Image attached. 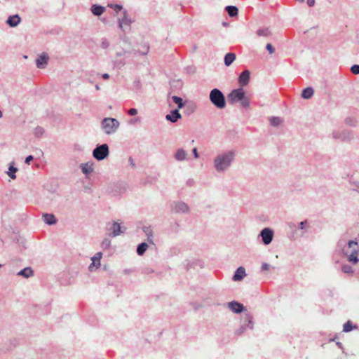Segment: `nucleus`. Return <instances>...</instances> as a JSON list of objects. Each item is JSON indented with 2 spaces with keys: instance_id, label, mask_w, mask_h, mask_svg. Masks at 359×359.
Segmentation results:
<instances>
[{
  "instance_id": "41",
  "label": "nucleus",
  "mask_w": 359,
  "mask_h": 359,
  "mask_svg": "<svg viewBox=\"0 0 359 359\" xmlns=\"http://www.w3.org/2000/svg\"><path fill=\"white\" fill-rule=\"evenodd\" d=\"M110 244H111L110 240H109L108 238H105L102 242L101 245H102V248L107 249V248H108L110 246Z\"/></svg>"
},
{
  "instance_id": "51",
  "label": "nucleus",
  "mask_w": 359,
  "mask_h": 359,
  "mask_svg": "<svg viewBox=\"0 0 359 359\" xmlns=\"http://www.w3.org/2000/svg\"><path fill=\"white\" fill-rule=\"evenodd\" d=\"M307 5L309 7H313L315 5V0H307Z\"/></svg>"
},
{
  "instance_id": "33",
  "label": "nucleus",
  "mask_w": 359,
  "mask_h": 359,
  "mask_svg": "<svg viewBox=\"0 0 359 359\" xmlns=\"http://www.w3.org/2000/svg\"><path fill=\"white\" fill-rule=\"evenodd\" d=\"M172 100L173 102H175L176 104H177L178 109H182L184 107V103L180 97L173 95L172 97Z\"/></svg>"
},
{
  "instance_id": "40",
  "label": "nucleus",
  "mask_w": 359,
  "mask_h": 359,
  "mask_svg": "<svg viewBox=\"0 0 359 359\" xmlns=\"http://www.w3.org/2000/svg\"><path fill=\"white\" fill-rule=\"evenodd\" d=\"M109 46V42L106 38L102 39L101 41V47L103 49H107Z\"/></svg>"
},
{
  "instance_id": "14",
  "label": "nucleus",
  "mask_w": 359,
  "mask_h": 359,
  "mask_svg": "<svg viewBox=\"0 0 359 359\" xmlns=\"http://www.w3.org/2000/svg\"><path fill=\"white\" fill-rule=\"evenodd\" d=\"M245 276H246V273H245V268L243 266H240L236 269V271L233 276V280L234 281H240V280H243Z\"/></svg>"
},
{
  "instance_id": "22",
  "label": "nucleus",
  "mask_w": 359,
  "mask_h": 359,
  "mask_svg": "<svg viewBox=\"0 0 359 359\" xmlns=\"http://www.w3.org/2000/svg\"><path fill=\"white\" fill-rule=\"evenodd\" d=\"M17 275L28 278L34 275V271L31 267H27L20 271Z\"/></svg>"
},
{
  "instance_id": "16",
  "label": "nucleus",
  "mask_w": 359,
  "mask_h": 359,
  "mask_svg": "<svg viewBox=\"0 0 359 359\" xmlns=\"http://www.w3.org/2000/svg\"><path fill=\"white\" fill-rule=\"evenodd\" d=\"M123 15L121 19H118V26L121 29H123V25L130 26L132 21L128 17V14L126 11L123 13Z\"/></svg>"
},
{
  "instance_id": "15",
  "label": "nucleus",
  "mask_w": 359,
  "mask_h": 359,
  "mask_svg": "<svg viewBox=\"0 0 359 359\" xmlns=\"http://www.w3.org/2000/svg\"><path fill=\"white\" fill-rule=\"evenodd\" d=\"M20 21H21V18H20V17L18 15H10L8 18V19L6 20V23L11 27H15L18 24H20Z\"/></svg>"
},
{
  "instance_id": "4",
  "label": "nucleus",
  "mask_w": 359,
  "mask_h": 359,
  "mask_svg": "<svg viewBox=\"0 0 359 359\" xmlns=\"http://www.w3.org/2000/svg\"><path fill=\"white\" fill-rule=\"evenodd\" d=\"M119 127V122L114 118H104L102 121V128L106 134L114 133Z\"/></svg>"
},
{
  "instance_id": "44",
  "label": "nucleus",
  "mask_w": 359,
  "mask_h": 359,
  "mask_svg": "<svg viewBox=\"0 0 359 359\" xmlns=\"http://www.w3.org/2000/svg\"><path fill=\"white\" fill-rule=\"evenodd\" d=\"M266 48L269 52L270 54H273L275 52V48L271 43L266 44Z\"/></svg>"
},
{
  "instance_id": "21",
  "label": "nucleus",
  "mask_w": 359,
  "mask_h": 359,
  "mask_svg": "<svg viewBox=\"0 0 359 359\" xmlns=\"http://www.w3.org/2000/svg\"><path fill=\"white\" fill-rule=\"evenodd\" d=\"M110 229L112 231L111 234L114 237L123 233V231L121 230V225L117 222H114Z\"/></svg>"
},
{
  "instance_id": "6",
  "label": "nucleus",
  "mask_w": 359,
  "mask_h": 359,
  "mask_svg": "<svg viewBox=\"0 0 359 359\" xmlns=\"http://www.w3.org/2000/svg\"><path fill=\"white\" fill-rule=\"evenodd\" d=\"M332 137L341 141H349L353 138V134L349 130L339 129L332 133Z\"/></svg>"
},
{
  "instance_id": "55",
  "label": "nucleus",
  "mask_w": 359,
  "mask_h": 359,
  "mask_svg": "<svg viewBox=\"0 0 359 359\" xmlns=\"http://www.w3.org/2000/svg\"><path fill=\"white\" fill-rule=\"evenodd\" d=\"M148 51H149V47H147L145 51L142 53V55H147Z\"/></svg>"
},
{
  "instance_id": "28",
  "label": "nucleus",
  "mask_w": 359,
  "mask_h": 359,
  "mask_svg": "<svg viewBox=\"0 0 359 359\" xmlns=\"http://www.w3.org/2000/svg\"><path fill=\"white\" fill-rule=\"evenodd\" d=\"M314 93V90L311 87H307L302 90V97L304 99L311 98Z\"/></svg>"
},
{
  "instance_id": "25",
  "label": "nucleus",
  "mask_w": 359,
  "mask_h": 359,
  "mask_svg": "<svg viewBox=\"0 0 359 359\" xmlns=\"http://www.w3.org/2000/svg\"><path fill=\"white\" fill-rule=\"evenodd\" d=\"M81 168L83 173L87 175L93 171V165L90 163H82L81 165Z\"/></svg>"
},
{
  "instance_id": "10",
  "label": "nucleus",
  "mask_w": 359,
  "mask_h": 359,
  "mask_svg": "<svg viewBox=\"0 0 359 359\" xmlns=\"http://www.w3.org/2000/svg\"><path fill=\"white\" fill-rule=\"evenodd\" d=\"M181 118L182 116L177 109L172 110L170 114L165 116V119L171 123H176Z\"/></svg>"
},
{
  "instance_id": "24",
  "label": "nucleus",
  "mask_w": 359,
  "mask_h": 359,
  "mask_svg": "<svg viewBox=\"0 0 359 359\" xmlns=\"http://www.w3.org/2000/svg\"><path fill=\"white\" fill-rule=\"evenodd\" d=\"M245 320L248 323L243 324V325H244L245 330L247 329L252 330L253 328L252 316L249 313H246L245 314Z\"/></svg>"
},
{
  "instance_id": "52",
  "label": "nucleus",
  "mask_w": 359,
  "mask_h": 359,
  "mask_svg": "<svg viewBox=\"0 0 359 359\" xmlns=\"http://www.w3.org/2000/svg\"><path fill=\"white\" fill-rule=\"evenodd\" d=\"M350 182L355 187L354 189L359 190V182H352L351 180Z\"/></svg>"
},
{
  "instance_id": "54",
  "label": "nucleus",
  "mask_w": 359,
  "mask_h": 359,
  "mask_svg": "<svg viewBox=\"0 0 359 359\" xmlns=\"http://www.w3.org/2000/svg\"><path fill=\"white\" fill-rule=\"evenodd\" d=\"M134 83H135V86H136L137 88H140L141 84H140V81H135L134 82Z\"/></svg>"
},
{
  "instance_id": "32",
  "label": "nucleus",
  "mask_w": 359,
  "mask_h": 359,
  "mask_svg": "<svg viewBox=\"0 0 359 359\" xmlns=\"http://www.w3.org/2000/svg\"><path fill=\"white\" fill-rule=\"evenodd\" d=\"M256 33L259 36H268L271 34V31L269 28H262L259 29Z\"/></svg>"
},
{
  "instance_id": "1",
  "label": "nucleus",
  "mask_w": 359,
  "mask_h": 359,
  "mask_svg": "<svg viewBox=\"0 0 359 359\" xmlns=\"http://www.w3.org/2000/svg\"><path fill=\"white\" fill-rule=\"evenodd\" d=\"M337 248L341 250V254L347 257L349 262L354 264L359 262L358 254L359 246L355 241H348L346 242L344 239H340L337 243Z\"/></svg>"
},
{
  "instance_id": "59",
  "label": "nucleus",
  "mask_w": 359,
  "mask_h": 359,
  "mask_svg": "<svg viewBox=\"0 0 359 359\" xmlns=\"http://www.w3.org/2000/svg\"><path fill=\"white\" fill-rule=\"evenodd\" d=\"M1 266V265L0 264V267Z\"/></svg>"
},
{
  "instance_id": "45",
  "label": "nucleus",
  "mask_w": 359,
  "mask_h": 359,
  "mask_svg": "<svg viewBox=\"0 0 359 359\" xmlns=\"http://www.w3.org/2000/svg\"><path fill=\"white\" fill-rule=\"evenodd\" d=\"M128 114L130 116H135L137 114V110L135 108H131L128 111Z\"/></svg>"
},
{
  "instance_id": "18",
  "label": "nucleus",
  "mask_w": 359,
  "mask_h": 359,
  "mask_svg": "<svg viewBox=\"0 0 359 359\" xmlns=\"http://www.w3.org/2000/svg\"><path fill=\"white\" fill-rule=\"evenodd\" d=\"M142 230L147 237V241L149 243L153 244L154 243V242H153V237H154L153 236V230H152L151 226H143Z\"/></svg>"
},
{
  "instance_id": "27",
  "label": "nucleus",
  "mask_w": 359,
  "mask_h": 359,
  "mask_svg": "<svg viewBox=\"0 0 359 359\" xmlns=\"http://www.w3.org/2000/svg\"><path fill=\"white\" fill-rule=\"evenodd\" d=\"M236 59V55L233 53H229L224 56V64L226 66H230Z\"/></svg>"
},
{
  "instance_id": "35",
  "label": "nucleus",
  "mask_w": 359,
  "mask_h": 359,
  "mask_svg": "<svg viewBox=\"0 0 359 359\" xmlns=\"http://www.w3.org/2000/svg\"><path fill=\"white\" fill-rule=\"evenodd\" d=\"M18 171V169L16 168H15L14 166L13 165H10L9 168H8V176L13 179V180H15L16 178V175H15V172Z\"/></svg>"
},
{
  "instance_id": "13",
  "label": "nucleus",
  "mask_w": 359,
  "mask_h": 359,
  "mask_svg": "<svg viewBox=\"0 0 359 359\" xmlns=\"http://www.w3.org/2000/svg\"><path fill=\"white\" fill-rule=\"evenodd\" d=\"M172 209L175 212L185 213L189 211L188 205L184 202H177L175 203Z\"/></svg>"
},
{
  "instance_id": "5",
  "label": "nucleus",
  "mask_w": 359,
  "mask_h": 359,
  "mask_svg": "<svg viewBox=\"0 0 359 359\" xmlns=\"http://www.w3.org/2000/svg\"><path fill=\"white\" fill-rule=\"evenodd\" d=\"M93 157L98 160L102 161L107 158L109 155V147L107 144L97 145L93 151Z\"/></svg>"
},
{
  "instance_id": "31",
  "label": "nucleus",
  "mask_w": 359,
  "mask_h": 359,
  "mask_svg": "<svg viewBox=\"0 0 359 359\" xmlns=\"http://www.w3.org/2000/svg\"><path fill=\"white\" fill-rule=\"evenodd\" d=\"M270 124L273 126H278L283 123V119L280 117L272 116L269 118Z\"/></svg>"
},
{
  "instance_id": "57",
  "label": "nucleus",
  "mask_w": 359,
  "mask_h": 359,
  "mask_svg": "<svg viewBox=\"0 0 359 359\" xmlns=\"http://www.w3.org/2000/svg\"><path fill=\"white\" fill-rule=\"evenodd\" d=\"M1 117H2V112H1V111L0 110V118H1Z\"/></svg>"
},
{
  "instance_id": "20",
  "label": "nucleus",
  "mask_w": 359,
  "mask_h": 359,
  "mask_svg": "<svg viewBox=\"0 0 359 359\" xmlns=\"http://www.w3.org/2000/svg\"><path fill=\"white\" fill-rule=\"evenodd\" d=\"M187 154L183 149H178L175 154V158L178 161H184L187 158Z\"/></svg>"
},
{
  "instance_id": "7",
  "label": "nucleus",
  "mask_w": 359,
  "mask_h": 359,
  "mask_svg": "<svg viewBox=\"0 0 359 359\" xmlns=\"http://www.w3.org/2000/svg\"><path fill=\"white\" fill-rule=\"evenodd\" d=\"M245 96V92L243 88H238L233 90L228 95V100L230 103H236L239 102Z\"/></svg>"
},
{
  "instance_id": "46",
  "label": "nucleus",
  "mask_w": 359,
  "mask_h": 359,
  "mask_svg": "<svg viewBox=\"0 0 359 359\" xmlns=\"http://www.w3.org/2000/svg\"><path fill=\"white\" fill-rule=\"evenodd\" d=\"M34 159V157L32 155H29L28 156L26 157L25 158V163L27 165H29L31 161H32Z\"/></svg>"
},
{
  "instance_id": "49",
  "label": "nucleus",
  "mask_w": 359,
  "mask_h": 359,
  "mask_svg": "<svg viewBox=\"0 0 359 359\" xmlns=\"http://www.w3.org/2000/svg\"><path fill=\"white\" fill-rule=\"evenodd\" d=\"M269 267H270V265L267 263H264L262 264V271H266V270H269Z\"/></svg>"
},
{
  "instance_id": "53",
  "label": "nucleus",
  "mask_w": 359,
  "mask_h": 359,
  "mask_svg": "<svg viewBox=\"0 0 359 359\" xmlns=\"http://www.w3.org/2000/svg\"><path fill=\"white\" fill-rule=\"evenodd\" d=\"M102 78L103 79L107 80V79H108L109 78V74H107V73L103 74L102 75Z\"/></svg>"
},
{
  "instance_id": "17",
  "label": "nucleus",
  "mask_w": 359,
  "mask_h": 359,
  "mask_svg": "<svg viewBox=\"0 0 359 359\" xmlns=\"http://www.w3.org/2000/svg\"><path fill=\"white\" fill-rule=\"evenodd\" d=\"M48 57L46 54H43L36 60V65L38 68L43 69L48 63Z\"/></svg>"
},
{
  "instance_id": "37",
  "label": "nucleus",
  "mask_w": 359,
  "mask_h": 359,
  "mask_svg": "<svg viewBox=\"0 0 359 359\" xmlns=\"http://www.w3.org/2000/svg\"><path fill=\"white\" fill-rule=\"evenodd\" d=\"M353 329V326L352 323L350 320L347 321L344 325L343 331L345 332H348L351 331Z\"/></svg>"
},
{
  "instance_id": "56",
  "label": "nucleus",
  "mask_w": 359,
  "mask_h": 359,
  "mask_svg": "<svg viewBox=\"0 0 359 359\" xmlns=\"http://www.w3.org/2000/svg\"><path fill=\"white\" fill-rule=\"evenodd\" d=\"M95 88H96V90H100V87H99V86H98V85H96V86H95Z\"/></svg>"
},
{
  "instance_id": "43",
  "label": "nucleus",
  "mask_w": 359,
  "mask_h": 359,
  "mask_svg": "<svg viewBox=\"0 0 359 359\" xmlns=\"http://www.w3.org/2000/svg\"><path fill=\"white\" fill-rule=\"evenodd\" d=\"M351 71L354 74H359V65H354L351 67Z\"/></svg>"
},
{
  "instance_id": "9",
  "label": "nucleus",
  "mask_w": 359,
  "mask_h": 359,
  "mask_svg": "<svg viewBox=\"0 0 359 359\" xmlns=\"http://www.w3.org/2000/svg\"><path fill=\"white\" fill-rule=\"evenodd\" d=\"M250 72L248 70H245L241 72L238 77V83L241 86V88H243V86H245L248 84L250 81Z\"/></svg>"
},
{
  "instance_id": "39",
  "label": "nucleus",
  "mask_w": 359,
  "mask_h": 359,
  "mask_svg": "<svg viewBox=\"0 0 359 359\" xmlns=\"http://www.w3.org/2000/svg\"><path fill=\"white\" fill-rule=\"evenodd\" d=\"M108 6L113 8L116 13L121 11L123 8L122 6L118 4H109Z\"/></svg>"
},
{
  "instance_id": "30",
  "label": "nucleus",
  "mask_w": 359,
  "mask_h": 359,
  "mask_svg": "<svg viewBox=\"0 0 359 359\" xmlns=\"http://www.w3.org/2000/svg\"><path fill=\"white\" fill-rule=\"evenodd\" d=\"M148 248L147 243L143 242L137 245V253L138 255H143Z\"/></svg>"
},
{
  "instance_id": "26",
  "label": "nucleus",
  "mask_w": 359,
  "mask_h": 359,
  "mask_svg": "<svg viewBox=\"0 0 359 359\" xmlns=\"http://www.w3.org/2000/svg\"><path fill=\"white\" fill-rule=\"evenodd\" d=\"M226 11L227 12L228 15L233 18L238 15V9L237 7L234 6H227L225 8Z\"/></svg>"
},
{
  "instance_id": "36",
  "label": "nucleus",
  "mask_w": 359,
  "mask_h": 359,
  "mask_svg": "<svg viewBox=\"0 0 359 359\" xmlns=\"http://www.w3.org/2000/svg\"><path fill=\"white\" fill-rule=\"evenodd\" d=\"M341 271L344 273H348V274H352L353 273V270L352 267L348 264H343L341 266Z\"/></svg>"
},
{
  "instance_id": "11",
  "label": "nucleus",
  "mask_w": 359,
  "mask_h": 359,
  "mask_svg": "<svg viewBox=\"0 0 359 359\" xmlns=\"http://www.w3.org/2000/svg\"><path fill=\"white\" fill-rule=\"evenodd\" d=\"M102 254L99 252H97L93 257L92 258V264L89 266V270L93 271L94 268L97 269L100 266V259L102 258Z\"/></svg>"
},
{
  "instance_id": "42",
  "label": "nucleus",
  "mask_w": 359,
  "mask_h": 359,
  "mask_svg": "<svg viewBox=\"0 0 359 359\" xmlns=\"http://www.w3.org/2000/svg\"><path fill=\"white\" fill-rule=\"evenodd\" d=\"M345 123L347 125L355 126L356 125V121L352 118H347L345 120Z\"/></svg>"
},
{
  "instance_id": "23",
  "label": "nucleus",
  "mask_w": 359,
  "mask_h": 359,
  "mask_svg": "<svg viewBox=\"0 0 359 359\" xmlns=\"http://www.w3.org/2000/svg\"><path fill=\"white\" fill-rule=\"evenodd\" d=\"M245 320L248 323L243 324V325H244L245 330L247 329L252 330L253 328L252 316L249 313H246L245 314Z\"/></svg>"
},
{
  "instance_id": "38",
  "label": "nucleus",
  "mask_w": 359,
  "mask_h": 359,
  "mask_svg": "<svg viewBox=\"0 0 359 359\" xmlns=\"http://www.w3.org/2000/svg\"><path fill=\"white\" fill-rule=\"evenodd\" d=\"M44 133V130L42 127L38 126L34 129V135L37 137H40Z\"/></svg>"
},
{
  "instance_id": "29",
  "label": "nucleus",
  "mask_w": 359,
  "mask_h": 359,
  "mask_svg": "<svg viewBox=\"0 0 359 359\" xmlns=\"http://www.w3.org/2000/svg\"><path fill=\"white\" fill-rule=\"evenodd\" d=\"M43 217L44 218V222L49 225L55 224L57 222L55 216L52 214L46 213L44 214Z\"/></svg>"
},
{
  "instance_id": "3",
  "label": "nucleus",
  "mask_w": 359,
  "mask_h": 359,
  "mask_svg": "<svg viewBox=\"0 0 359 359\" xmlns=\"http://www.w3.org/2000/svg\"><path fill=\"white\" fill-rule=\"evenodd\" d=\"M210 100L218 109H224L226 107V100L222 92L214 88L210 93Z\"/></svg>"
},
{
  "instance_id": "8",
  "label": "nucleus",
  "mask_w": 359,
  "mask_h": 359,
  "mask_svg": "<svg viewBox=\"0 0 359 359\" xmlns=\"http://www.w3.org/2000/svg\"><path fill=\"white\" fill-rule=\"evenodd\" d=\"M259 236L262 238L263 243L265 245H268L273 238V231L269 228H264L261 231Z\"/></svg>"
},
{
  "instance_id": "47",
  "label": "nucleus",
  "mask_w": 359,
  "mask_h": 359,
  "mask_svg": "<svg viewBox=\"0 0 359 359\" xmlns=\"http://www.w3.org/2000/svg\"><path fill=\"white\" fill-rule=\"evenodd\" d=\"M245 331V328H244V325H241V326L240 327V328L236 331V334L238 335H241Z\"/></svg>"
},
{
  "instance_id": "19",
  "label": "nucleus",
  "mask_w": 359,
  "mask_h": 359,
  "mask_svg": "<svg viewBox=\"0 0 359 359\" xmlns=\"http://www.w3.org/2000/svg\"><path fill=\"white\" fill-rule=\"evenodd\" d=\"M91 12L95 16L101 15L105 11V8L100 5H93L91 6Z\"/></svg>"
},
{
  "instance_id": "34",
  "label": "nucleus",
  "mask_w": 359,
  "mask_h": 359,
  "mask_svg": "<svg viewBox=\"0 0 359 359\" xmlns=\"http://www.w3.org/2000/svg\"><path fill=\"white\" fill-rule=\"evenodd\" d=\"M239 102H241V105L242 107L247 108L250 105V97L248 96H246L245 95L243 98L242 100H241Z\"/></svg>"
},
{
  "instance_id": "58",
  "label": "nucleus",
  "mask_w": 359,
  "mask_h": 359,
  "mask_svg": "<svg viewBox=\"0 0 359 359\" xmlns=\"http://www.w3.org/2000/svg\"><path fill=\"white\" fill-rule=\"evenodd\" d=\"M299 2H304L305 0H297Z\"/></svg>"
},
{
  "instance_id": "2",
  "label": "nucleus",
  "mask_w": 359,
  "mask_h": 359,
  "mask_svg": "<svg viewBox=\"0 0 359 359\" xmlns=\"http://www.w3.org/2000/svg\"><path fill=\"white\" fill-rule=\"evenodd\" d=\"M235 154L233 151H228L226 152L217 155L214 159V167L217 172H224L228 169L233 159Z\"/></svg>"
},
{
  "instance_id": "48",
  "label": "nucleus",
  "mask_w": 359,
  "mask_h": 359,
  "mask_svg": "<svg viewBox=\"0 0 359 359\" xmlns=\"http://www.w3.org/2000/svg\"><path fill=\"white\" fill-rule=\"evenodd\" d=\"M307 224V220H304V221H302L299 224V227L300 229H304L305 228V225Z\"/></svg>"
},
{
  "instance_id": "50",
  "label": "nucleus",
  "mask_w": 359,
  "mask_h": 359,
  "mask_svg": "<svg viewBox=\"0 0 359 359\" xmlns=\"http://www.w3.org/2000/svg\"><path fill=\"white\" fill-rule=\"evenodd\" d=\"M192 153H193L194 156L195 158H198L199 157V155H198V151H197L196 148H194L193 149Z\"/></svg>"
},
{
  "instance_id": "12",
  "label": "nucleus",
  "mask_w": 359,
  "mask_h": 359,
  "mask_svg": "<svg viewBox=\"0 0 359 359\" xmlns=\"http://www.w3.org/2000/svg\"><path fill=\"white\" fill-rule=\"evenodd\" d=\"M230 310L236 313H240L244 310V306L242 304L233 301L228 304Z\"/></svg>"
}]
</instances>
